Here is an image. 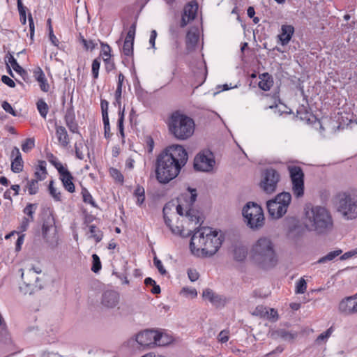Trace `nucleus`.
Wrapping results in <instances>:
<instances>
[{
	"label": "nucleus",
	"mask_w": 357,
	"mask_h": 357,
	"mask_svg": "<svg viewBox=\"0 0 357 357\" xmlns=\"http://www.w3.org/2000/svg\"><path fill=\"white\" fill-rule=\"evenodd\" d=\"M1 81L3 83H4L5 84L8 85L11 88H14L15 86V83L14 82V81L6 75H3L1 77Z\"/></svg>",
	"instance_id": "59"
},
{
	"label": "nucleus",
	"mask_w": 357,
	"mask_h": 357,
	"mask_svg": "<svg viewBox=\"0 0 357 357\" xmlns=\"http://www.w3.org/2000/svg\"><path fill=\"white\" fill-rule=\"evenodd\" d=\"M123 52L125 55L130 56L133 53V43L124 41L123 46Z\"/></svg>",
	"instance_id": "50"
},
{
	"label": "nucleus",
	"mask_w": 357,
	"mask_h": 357,
	"mask_svg": "<svg viewBox=\"0 0 357 357\" xmlns=\"http://www.w3.org/2000/svg\"><path fill=\"white\" fill-rule=\"evenodd\" d=\"M82 195L83 197V201L85 203L90 204L93 206H96L91 195L86 188L82 189Z\"/></svg>",
	"instance_id": "40"
},
{
	"label": "nucleus",
	"mask_w": 357,
	"mask_h": 357,
	"mask_svg": "<svg viewBox=\"0 0 357 357\" xmlns=\"http://www.w3.org/2000/svg\"><path fill=\"white\" fill-rule=\"evenodd\" d=\"M255 314L266 318V314H268V308L262 305L257 306L255 309Z\"/></svg>",
	"instance_id": "55"
},
{
	"label": "nucleus",
	"mask_w": 357,
	"mask_h": 357,
	"mask_svg": "<svg viewBox=\"0 0 357 357\" xmlns=\"http://www.w3.org/2000/svg\"><path fill=\"white\" fill-rule=\"evenodd\" d=\"M37 109L42 117L46 119L47 114L49 111V107L47 103L42 99L37 102Z\"/></svg>",
	"instance_id": "32"
},
{
	"label": "nucleus",
	"mask_w": 357,
	"mask_h": 357,
	"mask_svg": "<svg viewBox=\"0 0 357 357\" xmlns=\"http://www.w3.org/2000/svg\"><path fill=\"white\" fill-rule=\"evenodd\" d=\"M188 275L190 281L195 282L199 278V273L195 270L192 268H190L188 270Z\"/></svg>",
	"instance_id": "57"
},
{
	"label": "nucleus",
	"mask_w": 357,
	"mask_h": 357,
	"mask_svg": "<svg viewBox=\"0 0 357 357\" xmlns=\"http://www.w3.org/2000/svg\"><path fill=\"white\" fill-rule=\"evenodd\" d=\"M100 105L102 109V117L108 116V102L105 100H102Z\"/></svg>",
	"instance_id": "58"
},
{
	"label": "nucleus",
	"mask_w": 357,
	"mask_h": 357,
	"mask_svg": "<svg viewBox=\"0 0 357 357\" xmlns=\"http://www.w3.org/2000/svg\"><path fill=\"white\" fill-rule=\"evenodd\" d=\"M35 146V141L32 138H27L22 144V149L24 152L30 151Z\"/></svg>",
	"instance_id": "38"
},
{
	"label": "nucleus",
	"mask_w": 357,
	"mask_h": 357,
	"mask_svg": "<svg viewBox=\"0 0 357 357\" xmlns=\"http://www.w3.org/2000/svg\"><path fill=\"white\" fill-rule=\"evenodd\" d=\"M223 241L224 235L220 231L213 230L211 227H202L193 234L190 248L195 255L211 257L218 252Z\"/></svg>",
	"instance_id": "2"
},
{
	"label": "nucleus",
	"mask_w": 357,
	"mask_h": 357,
	"mask_svg": "<svg viewBox=\"0 0 357 357\" xmlns=\"http://www.w3.org/2000/svg\"><path fill=\"white\" fill-rule=\"evenodd\" d=\"M305 225L310 231L324 234L333 229V220L325 207L308 204L305 208Z\"/></svg>",
	"instance_id": "3"
},
{
	"label": "nucleus",
	"mask_w": 357,
	"mask_h": 357,
	"mask_svg": "<svg viewBox=\"0 0 357 357\" xmlns=\"http://www.w3.org/2000/svg\"><path fill=\"white\" fill-rule=\"evenodd\" d=\"M29 222H30V220L29 218H25V217L23 218L21 225H20V229L22 231H24L27 229V228L29 227Z\"/></svg>",
	"instance_id": "64"
},
{
	"label": "nucleus",
	"mask_w": 357,
	"mask_h": 357,
	"mask_svg": "<svg viewBox=\"0 0 357 357\" xmlns=\"http://www.w3.org/2000/svg\"><path fill=\"white\" fill-rule=\"evenodd\" d=\"M181 293L185 296H190L191 298H195L197 296V291L195 288L183 287Z\"/></svg>",
	"instance_id": "49"
},
{
	"label": "nucleus",
	"mask_w": 357,
	"mask_h": 357,
	"mask_svg": "<svg viewBox=\"0 0 357 357\" xmlns=\"http://www.w3.org/2000/svg\"><path fill=\"white\" fill-rule=\"evenodd\" d=\"M215 164L213 153L208 150L198 153L194 160V167L197 171L210 172Z\"/></svg>",
	"instance_id": "13"
},
{
	"label": "nucleus",
	"mask_w": 357,
	"mask_h": 357,
	"mask_svg": "<svg viewBox=\"0 0 357 357\" xmlns=\"http://www.w3.org/2000/svg\"><path fill=\"white\" fill-rule=\"evenodd\" d=\"M252 257L263 268L274 267L278 263V257L271 239L268 237L259 238L252 246Z\"/></svg>",
	"instance_id": "4"
},
{
	"label": "nucleus",
	"mask_w": 357,
	"mask_h": 357,
	"mask_svg": "<svg viewBox=\"0 0 357 357\" xmlns=\"http://www.w3.org/2000/svg\"><path fill=\"white\" fill-rule=\"evenodd\" d=\"M66 126L72 132H78V126L75 121V116L72 109H68L65 115Z\"/></svg>",
	"instance_id": "27"
},
{
	"label": "nucleus",
	"mask_w": 357,
	"mask_h": 357,
	"mask_svg": "<svg viewBox=\"0 0 357 357\" xmlns=\"http://www.w3.org/2000/svg\"><path fill=\"white\" fill-rule=\"evenodd\" d=\"M168 126L171 134L181 140L189 138L195 130L194 121L178 111L172 114Z\"/></svg>",
	"instance_id": "6"
},
{
	"label": "nucleus",
	"mask_w": 357,
	"mask_h": 357,
	"mask_svg": "<svg viewBox=\"0 0 357 357\" xmlns=\"http://www.w3.org/2000/svg\"><path fill=\"white\" fill-rule=\"evenodd\" d=\"M333 328L331 327L327 329L325 332L321 333L316 339V342L317 343H320L321 342L326 341L327 339L333 333Z\"/></svg>",
	"instance_id": "46"
},
{
	"label": "nucleus",
	"mask_w": 357,
	"mask_h": 357,
	"mask_svg": "<svg viewBox=\"0 0 357 357\" xmlns=\"http://www.w3.org/2000/svg\"><path fill=\"white\" fill-rule=\"evenodd\" d=\"M49 191L51 196L56 200H61V193L54 187V181H51L49 184Z\"/></svg>",
	"instance_id": "41"
},
{
	"label": "nucleus",
	"mask_w": 357,
	"mask_h": 357,
	"mask_svg": "<svg viewBox=\"0 0 357 357\" xmlns=\"http://www.w3.org/2000/svg\"><path fill=\"white\" fill-rule=\"evenodd\" d=\"M100 66V61L99 58L94 59L91 66L92 75L94 79H97L98 77Z\"/></svg>",
	"instance_id": "37"
},
{
	"label": "nucleus",
	"mask_w": 357,
	"mask_h": 357,
	"mask_svg": "<svg viewBox=\"0 0 357 357\" xmlns=\"http://www.w3.org/2000/svg\"><path fill=\"white\" fill-rule=\"evenodd\" d=\"M294 33V28L291 25L284 24L281 27V33L278 35V38L282 45H287L293 34Z\"/></svg>",
	"instance_id": "22"
},
{
	"label": "nucleus",
	"mask_w": 357,
	"mask_h": 357,
	"mask_svg": "<svg viewBox=\"0 0 357 357\" xmlns=\"http://www.w3.org/2000/svg\"><path fill=\"white\" fill-rule=\"evenodd\" d=\"M259 82L258 83L259 87L265 91H269L273 85V79L271 75L268 73H264L259 76Z\"/></svg>",
	"instance_id": "25"
},
{
	"label": "nucleus",
	"mask_w": 357,
	"mask_h": 357,
	"mask_svg": "<svg viewBox=\"0 0 357 357\" xmlns=\"http://www.w3.org/2000/svg\"><path fill=\"white\" fill-rule=\"evenodd\" d=\"M197 9L198 5L195 1H190L185 6L180 22L181 27H185L195 18Z\"/></svg>",
	"instance_id": "17"
},
{
	"label": "nucleus",
	"mask_w": 357,
	"mask_h": 357,
	"mask_svg": "<svg viewBox=\"0 0 357 357\" xmlns=\"http://www.w3.org/2000/svg\"><path fill=\"white\" fill-rule=\"evenodd\" d=\"M242 214L247 225L252 229H259L264 225V215L261 207L255 202H248L243 207Z\"/></svg>",
	"instance_id": "7"
},
{
	"label": "nucleus",
	"mask_w": 357,
	"mask_h": 357,
	"mask_svg": "<svg viewBox=\"0 0 357 357\" xmlns=\"http://www.w3.org/2000/svg\"><path fill=\"white\" fill-rule=\"evenodd\" d=\"M37 205L36 204H28L24 208L23 212L27 215L31 221L33 220V213L36 209Z\"/></svg>",
	"instance_id": "39"
},
{
	"label": "nucleus",
	"mask_w": 357,
	"mask_h": 357,
	"mask_svg": "<svg viewBox=\"0 0 357 357\" xmlns=\"http://www.w3.org/2000/svg\"><path fill=\"white\" fill-rule=\"evenodd\" d=\"M266 318L271 321H275L278 319V314L277 310L273 308L268 309V314Z\"/></svg>",
	"instance_id": "51"
},
{
	"label": "nucleus",
	"mask_w": 357,
	"mask_h": 357,
	"mask_svg": "<svg viewBox=\"0 0 357 357\" xmlns=\"http://www.w3.org/2000/svg\"><path fill=\"white\" fill-rule=\"evenodd\" d=\"M10 157L12 158L11 170L14 173H20L22 172L24 162L20 149L17 147L15 146L13 149Z\"/></svg>",
	"instance_id": "21"
},
{
	"label": "nucleus",
	"mask_w": 357,
	"mask_h": 357,
	"mask_svg": "<svg viewBox=\"0 0 357 357\" xmlns=\"http://www.w3.org/2000/svg\"><path fill=\"white\" fill-rule=\"evenodd\" d=\"M273 335L285 341H291L296 337L297 334L296 333H291L284 329H278L273 333Z\"/></svg>",
	"instance_id": "28"
},
{
	"label": "nucleus",
	"mask_w": 357,
	"mask_h": 357,
	"mask_svg": "<svg viewBox=\"0 0 357 357\" xmlns=\"http://www.w3.org/2000/svg\"><path fill=\"white\" fill-rule=\"evenodd\" d=\"M102 120L104 123L105 137L106 138H108L110 136V126L109 123V117H102Z\"/></svg>",
	"instance_id": "56"
},
{
	"label": "nucleus",
	"mask_w": 357,
	"mask_h": 357,
	"mask_svg": "<svg viewBox=\"0 0 357 357\" xmlns=\"http://www.w3.org/2000/svg\"><path fill=\"white\" fill-rule=\"evenodd\" d=\"M83 43H84V47L87 50H93V49H95L98 45L96 42L91 40H83Z\"/></svg>",
	"instance_id": "60"
},
{
	"label": "nucleus",
	"mask_w": 357,
	"mask_h": 357,
	"mask_svg": "<svg viewBox=\"0 0 357 357\" xmlns=\"http://www.w3.org/2000/svg\"><path fill=\"white\" fill-rule=\"evenodd\" d=\"M157 37V32L155 30H152L150 35L149 38V43L151 44V47L155 49V42Z\"/></svg>",
	"instance_id": "62"
},
{
	"label": "nucleus",
	"mask_w": 357,
	"mask_h": 357,
	"mask_svg": "<svg viewBox=\"0 0 357 357\" xmlns=\"http://www.w3.org/2000/svg\"><path fill=\"white\" fill-rule=\"evenodd\" d=\"M135 29H136V26L135 24H132L128 33H127V36L125 38V41H128V43H133L134 44V39H135Z\"/></svg>",
	"instance_id": "45"
},
{
	"label": "nucleus",
	"mask_w": 357,
	"mask_h": 357,
	"mask_svg": "<svg viewBox=\"0 0 357 357\" xmlns=\"http://www.w3.org/2000/svg\"><path fill=\"white\" fill-rule=\"evenodd\" d=\"M56 135L59 144L63 147H66L70 143V138L67 130L63 126H56Z\"/></svg>",
	"instance_id": "24"
},
{
	"label": "nucleus",
	"mask_w": 357,
	"mask_h": 357,
	"mask_svg": "<svg viewBox=\"0 0 357 357\" xmlns=\"http://www.w3.org/2000/svg\"><path fill=\"white\" fill-rule=\"evenodd\" d=\"M190 193L189 201L185 207L182 204H179L176 206V212L180 215H185L192 222H195V225H200L201 218L198 215V212L192 208V205L195 202L197 197L196 189L188 188Z\"/></svg>",
	"instance_id": "10"
},
{
	"label": "nucleus",
	"mask_w": 357,
	"mask_h": 357,
	"mask_svg": "<svg viewBox=\"0 0 357 357\" xmlns=\"http://www.w3.org/2000/svg\"><path fill=\"white\" fill-rule=\"evenodd\" d=\"M167 207H164L163 208V217L165 225L169 227L172 233L174 235H178L180 236H185L184 234V230L183 226L180 225H172L171 219L167 215Z\"/></svg>",
	"instance_id": "23"
},
{
	"label": "nucleus",
	"mask_w": 357,
	"mask_h": 357,
	"mask_svg": "<svg viewBox=\"0 0 357 357\" xmlns=\"http://www.w3.org/2000/svg\"><path fill=\"white\" fill-rule=\"evenodd\" d=\"M339 310L347 314L357 313V298L356 296L348 297L342 300L340 303Z\"/></svg>",
	"instance_id": "19"
},
{
	"label": "nucleus",
	"mask_w": 357,
	"mask_h": 357,
	"mask_svg": "<svg viewBox=\"0 0 357 357\" xmlns=\"http://www.w3.org/2000/svg\"><path fill=\"white\" fill-rule=\"evenodd\" d=\"M120 296L117 291L108 290L105 291L101 298V304L107 308H114L119 303Z\"/></svg>",
	"instance_id": "18"
},
{
	"label": "nucleus",
	"mask_w": 357,
	"mask_h": 357,
	"mask_svg": "<svg viewBox=\"0 0 357 357\" xmlns=\"http://www.w3.org/2000/svg\"><path fill=\"white\" fill-rule=\"evenodd\" d=\"M111 176L118 182H123V176L117 169L111 168L109 170Z\"/></svg>",
	"instance_id": "48"
},
{
	"label": "nucleus",
	"mask_w": 357,
	"mask_h": 357,
	"mask_svg": "<svg viewBox=\"0 0 357 357\" xmlns=\"http://www.w3.org/2000/svg\"><path fill=\"white\" fill-rule=\"evenodd\" d=\"M39 168L42 171L41 174L37 170L35 172L34 175L36 178L32 179L31 181H28L26 188H28L29 193L30 195H35L38 192V181H43L46 178L47 174L46 169V162L44 160H39Z\"/></svg>",
	"instance_id": "15"
},
{
	"label": "nucleus",
	"mask_w": 357,
	"mask_h": 357,
	"mask_svg": "<svg viewBox=\"0 0 357 357\" xmlns=\"http://www.w3.org/2000/svg\"><path fill=\"white\" fill-rule=\"evenodd\" d=\"M166 335L153 330H146L136 335L137 342L143 347H153L155 345L164 346L168 344L165 340Z\"/></svg>",
	"instance_id": "9"
},
{
	"label": "nucleus",
	"mask_w": 357,
	"mask_h": 357,
	"mask_svg": "<svg viewBox=\"0 0 357 357\" xmlns=\"http://www.w3.org/2000/svg\"><path fill=\"white\" fill-rule=\"evenodd\" d=\"M280 174L273 168L266 169L262 174L260 182L261 188L266 193L271 194L275 191L280 181Z\"/></svg>",
	"instance_id": "12"
},
{
	"label": "nucleus",
	"mask_w": 357,
	"mask_h": 357,
	"mask_svg": "<svg viewBox=\"0 0 357 357\" xmlns=\"http://www.w3.org/2000/svg\"><path fill=\"white\" fill-rule=\"evenodd\" d=\"M337 213L347 220L357 218V190L351 189L339 192L335 198Z\"/></svg>",
	"instance_id": "5"
},
{
	"label": "nucleus",
	"mask_w": 357,
	"mask_h": 357,
	"mask_svg": "<svg viewBox=\"0 0 357 357\" xmlns=\"http://www.w3.org/2000/svg\"><path fill=\"white\" fill-rule=\"evenodd\" d=\"M100 44L102 47L101 55L102 56L103 61H106L111 58V48L107 44H105L103 43H100Z\"/></svg>",
	"instance_id": "43"
},
{
	"label": "nucleus",
	"mask_w": 357,
	"mask_h": 357,
	"mask_svg": "<svg viewBox=\"0 0 357 357\" xmlns=\"http://www.w3.org/2000/svg\"><path fill=\"white\" fill-rule=\"evenodd\" d=\"M124 107L123 108L122 111H120L119 112V118L118 119V126L119 132L122 137H124V130H123V120H124Z\"/></svg>",
	"instance_id": "47"
},
{
	"label": "nucleus",
	"mask_w": 357,
	"mask_h": 357,
	"mask_svg": "<svg viewBox=\"0 0 357 357\" xmlns=\"http://www.w3.org/2000/svg\"><path fill=\"white\" fill-rule=\"evenodd\" d=\"M341 253H342L341 250L330 252L326 256L320 258L318 261V263L323 264L328 261H332L336 257L339 256Z\"/></svg>",
	"instance_id": "34"
},
{
	"label": "nucleus",
	"mask_w": 357,
	"mask_h": 357,
	"mask_svg": "<svg viewBox=\"0 0 357 357\" xmlns=\"http://www.w3.org/2000/svg\"><path fill=\"white\" fill-rule=\"evenodd\" d=\"M134 195L137 198V204L138 206H141L145 200L144 188L142 186L137 185L134 191Z\"/></svg>",
	"instance_id": "30"
},
{
	"label": "nucleus",
	"mask_w": 357,
	"mask_h": 357,
	"mask_svg": "<svg viewBox=\"0 0 357 357\" xmlns=\"http://www.w3.org/2000/svg\"><path fill=\"white\" fill-rule=\"evenodd\" d=\"M34 77L38 82L40 89L44 92H47L50 89V85L47 82L44 73L40 68L34 71Z\"/></svg>",
	"instance_id": "26"
},
{
	"label": "nucleus",
	"mask_w": 357,
	"mask_h": 357,
	"mask_svg": "<svg viewBox=\"0 0 357 357\" xmlns=\"http://www.w3.org/2000/svg\"><path fill=\"white\" fill-rule=\"evenodd\" d=\"M202 298L211 303L216 307H223L227 302V299L222 295L218 294L212 289L206 288L203 290Z\"/></svg>",
	"instance_id": "16"
},
{
	"label": "nucleus",
	"mask_w": 357,
	"mask_h": 357,
	"mask_svg": "<svg viewBox=\"0 0 357 357\" xmlns=\"http://www.w3.org/2000/svg\"><path fill=\"white\" fill-rule=\"evenodd\" d=\"M288 171L292 183V190L296 197L304 194V173L301 167L296 165L288 166Z\"/></svg>",
	"instance_id": "11"
},
{
	"label": "nucleus",
	"mask_w": 357,
	"mask_h": 357,
	"mask_svg": "<svg viewBox=\"0 0 357 357\" xmlns=\"http://www.w3.org/2000/svg\"><path fill=\"white\" fill-rule=\"evenodd\" d=\"M47 158L48 161L57 169V171H59V169H61L64 167V166L52 153H47Z\"/></svg>",
	"instance_id": "36"
},
{
	"label": "nucleus",
	"mask_w": 357,
	"mask_h": 357,
	"mask_svg": "<svg viewBox=\"0 0 357 357\" xmlns=\"http://www.w3.org/2000/svg\"><path fill=\"white\" fill-rule=\"evenodd\" d=\"M307 283L303 278H301L296 285V293L303 294L306 291Z\"/></svg>",
	"instance_id": "44"
},
{
	"label": "nucleus",
	"mask_w": 357,
	"mask_h": 357,
	"mask_svg": "<svg viewBox=\"0 0 357 357\" xmlns=\"http://www.w3.org/2000/svg\"><path fill=\"white\" fill-rule=\"evenodd\" d=\"M356 254H357V248L344 253L340 257V259L345 260V259H349V258L352 257L353 256L356 255Z\"/></svg>",
	"instance_id": "61"
},
{
	"label": "nucleus",
	"mask_w": 357,
	"mask_h": 357,
	"mask_svg": "<svg viewBox=\"0 0 357 357\" xmlns=\"http://www.w3.org/2000/svg\"><path fill=\"white\" fill-rule=\"evenodd\" d=\"M89 230L91 237H93L96 242H100L102 240V233L95 225H91Z\"/></svg>",
	"instance_id": "35"
},
{
	"label": "nucleus",
	"mask_w": 357,
	"mask_h": 357,
	"mask_svg": "<svg viewBox=\"0 0 357 357\" xmlns=\"http://www.w3.org/2000/svg\"><path fill=\"white\" fill-rule=\"evenodd\" d=\"M58 172L64 188L70 193L74 192L75 188L73 182V176L69 170L64 167L61 169H59Z\"/></svg>",
	"instance_id": "20"
},
{
	"label": "nucleus",
	"mask_w": 357,
	"mask_h": 357,
	"mask_svg": "<svg viewBox=\"0 0 357 357\" xmlns=\"http://www.w3.org/2000/svg\"><path fill=\"white\" fill-rule=\"evenodd\" d=\"M247 250L245 248H236L234 251V257L237 261H243L246 258Z\"/></svg>",
	"instance_id": "31"
},
{
	"label": "nucleus",
	"mask_w": 357,
	"mask_h": 357,
	"mask_svg": "<svg viewBox=\"0 0 357 357\" xmlns=\"http://www.w3.org/2000/svg\"><path fill=\"white\" fill-rule=\"evenodd\" d=\"M199 40V35L192 31H189L186 35V43L187 45H191L194 47Z\"/></svg>",
	"instance_id": "33"
},
{
	"label": "nucleus",
	"mask_w": 357,
	"mask_h": 357,
	"mask_svg": "<svg viewBox=\"0 0 357 357\" xmlns=\"http://www.w3.org/2000/svg\"><path fill=\"white\" fill-rule=\"evenodd\" d=\"M20 271H22L21 277L24 283L30 288V294L33 291L41 288V284L38 283L39 278L37 276L38 273H41L40 268H33L32 269L27 270L25 273L22 269H20Z\"/></svg>",
	"instance_id": "14"
},
{
	"label": "nucleus",
	"mask_w": 357,
	"mask_h": 357,
	"mask_svg": "<svg viewBox=\"0 0 357 357\" xmlns=\"http://www.w3.org/2000/svg\"><path fill=\"white\" fill-rule=\"evenodd\" d=\"M104 62L105 63V69L107 72L112 70L115 68V65L114 62L111 61L110 58L104 61Z\"/></svg>",
	"instance_id": "63"
},
{
	"label": "nucleus",
	"mask_w": 357,
	"mask_h": 357,
	"mask_svg": "<svg viewBox=\"0 0 357 357\" xmlns=\"http://www.w3.org/2000/svg\"><path fill=\"white\" fill-rule=\"evenodd\" d=\"M6 58H7V59L6 60V61L7 63V66L8 68V72H9V74L12 77H13V74L8 66V63H10L11 65L13 70L15 71H16L17 73H21L22 72H24V69L18 64L16 59L14 58V56L11 54H9V56H8Z\"/></svg>",
	"instance_id": "29"
},
{
	"label": "nucleus",
	"mask_w": 357,
	"mask_h": 357,
	"mask_svg": "<svg viewBox=\"0 0 357 357\" xmlns=\"http://www.w3.org/2000/svg\"><path fill=\"white\" fill-rule=\"evenodd\" d=\"M1 106L7 113L12 114L14 116H17L16 112L13 109L11 105L7 101H3Z\"/></svg>",
	"instance_id": "53"
},
{
	"label": "nucleus",
	"mask_w": 357,
	"mask_h": 357,
	"mask_svg": "<svg viewBox=\"0 0 357 357\" xmlns=\"http://www.w3.org/2000/svg\"><path fill=\"white\" fill-rule=\"evenodd\" d=\"M188 159L185 149L174 144L167 147L158 155L155 162V176L161 183H167L179 174Z\"/></svg>",
	"instance_id": "1"
},
{
	"label": "nucleus",
	"mask_w": 357,
	"mask_h": 357,
	"mask_svg": "<svg viewBox=\"0 0 357 357\" xmlns=\"http://www.w3.org/2000/svg\"><path fill=\"white\" fill-rule=\"evenodd\" d=\"M153 263L161 275H165L167 273L165 268L162 266V261L156 257H155L153 259Z\"/></svg>",
	"instance_id": "52"
},
{
	"label": "nucleus",
	"mask_w": 357,
	"mask_h": 357,
	"mask_svg": "<svg viewBox=\"0 0 357 357\" xmlns=\"http://www.w3.org/2000/svg\"><path fill=\"white\" fill-rule=\"evenodd\" d=\"M218 340L221 343L227 342L229 340V331L227 330L222 331L218 336Z\"/></svg>",
	"instance_id": "54"
},
{
	"label": "nucleus",
	"mask_w": 357,
	"mask_h": 357,
	"mask_svg": "<svg viewBox=\"0 0 357 357\" xmlns=\"http://www.w3.org/2000/svg\"><path fill=\"white\" fill-rule=\"evenodd\" d=\"M93 265L91 271L94 273H98L101 269V262L100 258L96 254L92 255Z\"/></svg>",
	"instance_id": "42"
},
{
	"label": "nucleus",
	"mask_w": 357,
	"mask_h": 357,
	"mask_svg": "<svg viewBox=\"0 0 357 357\" xmlns=\"http://www.w3.org/2000/svg\"><path fill=\"white\" fill-rule=\"evenodd\" d=\"M291 195L289 192L278 194L274 199L267 202L266 207L269 215L273 219H279L286 214L291 203Z\"/></svg>",
	"instance_id": "8"
}]
</instances>
